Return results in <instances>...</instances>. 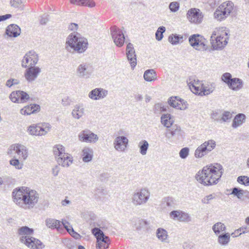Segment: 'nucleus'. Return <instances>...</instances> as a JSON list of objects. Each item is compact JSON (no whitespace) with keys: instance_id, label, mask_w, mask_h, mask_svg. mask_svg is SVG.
Returning <instances> with one entry per match:
<instances>
[{"instance_id":"f257e3e1","label":"nucleus","mask_w":249,"mask_h":249,"mask_svg":"<svg viewBox=\"0 0 249 249\" xmlns=\"http://www.w3.org/2000/svg\"><path fill=\"white\" fill-rule=\"evenodd\" d=\"M224 172L222 166L219 163L207 165L196 174L195 178L200 183L210 186L217 183Z\"/></svg>"},{"instance_id":"f03ea898","label":"nucleus","mask_w":249,"mask_h":249,"mask_svg":"<svg viewBox=\"0 0 249 249\" xmlns=\"http://www.w3.org/2000/svg\"><path fill=\"white\" fill-rule=\"evenodd\" d=\"M12 198L13 201L19 207L25 209H30L37 203L39 196L36 191L21 187L13 190Z\"/></svg>"},{"instance_id":"7ed1b4c3","label":"nucleus","mask_w":249,"mask_h":249,"mask_svg":"<svg viewBox=\"0 0 249 249\" xmlns=\"http://www.w3.org/2000/svg\"><path fill=\"white\" fill-rule=\"evenodd\" d=\"M88 46L87 39L76 32L70 34L66 38L65 48L69 52L83 53L87 49Z\"/></svg>"},{"instance_id":"20e7f679","label":"nucleus","mask_w":249,"mask_h":249,"mask_svg":"<svg viewBox=\"0 0 249 249\" xmlns=\"http://www.w3.org/2000/svg\"><path fill=\"white\" fill-rule=\"evenodd\" d=\"M20 241L27 247L32 249H41L44 245L38 239L32 237L34 230L27 226H23L18 230Z\"/></svg>"},{"instance_id":"39448f33","label":"nucleus","mask_w":249,"mask_h":249,"mask_svg":"<svg viewBox=\"0 0 249 249\" xmlns=\"http://www.w3.org/2000/svg\"><path fill=\"white\" fill-rule=\"evenodd\" d=\"M229 39V33L226 28H215L211 36V43L214 50H221L227 44Z\"/></svg>"},{"instance_id":"423d86ee","label":"nucleus","mask_w":249,"mask_h":249,"mask_svg":"<svg viewBox=\"0 0 249 249\" xmlns=\"http://www.w3.org/2000/svg\"><path fill=\"white\" fill-rule=\"evenodd\" d=\"M53 152L58 164L63 167H69L72 163V157L69 153H66L64 147L61 144H57L53 147Z\"/></svg>"},{"instance_id":"0eeeda50","label":"nucleus","mask_w":249,"mask_h":249,"mask_svg":"<svg viewBox=\"0 0 249 249\" xmlns=\"http://www.w3.org/2000/svg\"><path fill=\"white\" fill-rule=\"evenodd\" d=\"M150 197L148 189L142 188L136 190L132 195L131 201L135 206L144 205L147 203Z\"/></svg>"},{"instance_id":"6e6552de","label":"nucleus","mask_w":249,"mask_h":249,"mask_svg":"<svg viewBox=\"0 0 249 249\" xmlns=\"http://www.w3.org/2000/svg\"><path fill=\"white\" fill-rule=\"evenodd\" d=\"M189 42L194 49L199 51H205L208 48L207 40L198 34L191 36L189 38Z\"/></svg>"},{"instance_id":"1a4fd4ad","label":"nucleus","mask_w":249,"mask_h":249,"mask_svg":"<svg viewBox=\"0 0 249 249\" xmlns=\"http://www.w3.org/2000/svg\"><path fill=\"white\" fill-rule=\"evenodd\" d=\"M51 128V125L48 123L33 124L28 127L27 131L31 135L41 136L46 135Z\"/></svg>"},{"instance_id":"9d476101","label":"nucleus","mask_w":249,"mask_h":249,"mask_svg":"<svg viewBox=\"0 0 249 249\" xmlns=\"http://www.w3.org/2000/svg\"><path fill=\"white\" fill-rule=\"evenodd\" d=\"M215 146V142L213 140L205 141L196 149L194 156L196 158H201L211 152Z\"/></svg>"},{"instance_id":"9b49d317","label":"nucleus","mask_w":249,"mask_h":249,"mask_svg":"<svg viewBox=\"0 0 249 249\" xmlns=\"http://www.w3.org/2000/svg\"><path fill=\"white\" fill-rule=\"evenodd\" d=\"M92 233L97 239L96 249H106L108 248L110 239L106 236L100 229L93 228L92 230Z\"/></svg>"},{"instance_id":"f8f14e48","label":"nucleus","mask_w":249,"mask_h":249,"mask_svg":"<svg viewBox=\"0 0 249 249\" xmlns=\"http://www.w3.org/2000/svg\"><path fill=\"white\" fill-rule=\"evenodd\" d=\"M16 153L21 160H25L29 155L28 149L24 145L14 144L11 145L7 150V154L11 157Z\"/></svg>"},{"instance_id":"ddd939ff","label":"nucleus","mask_w":249,"mask_h":249,"mask_svg":"<svg viewBox=\"0 0 249 249\" xmlns=\"http://www.w3.org/2000/svg\"><path fill=\"white\" fill-rule=\"evenodd\" d=\"M38 60V54L34 51H30L24 56L21 61V66L24 68L36 66Z\"/></svg>"},{"instance_id":"4468645a","label":"nucleus","mask_w":249,"mask_h":249,"mask_svg":"<svg viewBox=\"0 0 249 249\" xmlns=\"http://www.w3.org/2000/svg\"><path fill=\"white\" fill-rule=\"evenodd\" d=\"M78 137L80 141L86 143H95L99 140L97 135L88 129L81 131L79 133Z\"/></svg>"},{"instance_id":"2eb2a0df","label":"nucleus","mask_w":249,"mask_h":249,"mask_svg":"<svg viewBox=\"0 0 249 249\" xmlns=\"http://www.w3.org/2000/svg\"><path fill=\"white\" fill-rule=\"evenodd\" d=\"M110 33L115 44L118 47L123 46L124 42V36L122 31L116 26L110 28Z\"/></svg>"},{"instance_id":"dca6fc26","label":"nucleus","mask_w":249,"mask_h":249,"mask_svg":"<svg viewBox=\"0 0 249 249\" xmlns=\"http://www.w3.org/2000/svg\"><path fill=\"white\" fill-rule=\"evenodd\" d=\"M41 71L39 67L32 66L26 68L24 76L26 80L30 83L35 82Z\"/></svg>"},{"instance_id":"f3484780","label":"nucleus","mask_w":249,"mask_h":249,"mask_svg":"<svg viewBox=\"0 0 249 249\" xmlns=\"http://www.w3.org/2000/svg\"><path fill=\"white\" fill-rule=\"evenodd\" d=\"M93 71L92 66L88 63H82L76 69L77 75L82 78H88Z\"/></svg>"},{"instance_id":"a211bd4d","label":"nucleus","mask_w":249,"mask_h":249,"mask_svg":"<svg viewBox=\"0 0 249 249\" xmlns=\"http://www.w3.org/2000/svg\"><path fill=\"white\" fill-rule=\"evenodd\" d=\"M9 98L13 103H24L29 100L30 96L29 94L23 91L17 90L13 91L10 94Z\"/></svg>"},{"instance_id":"6ab92c4d","label":"nucleus","mask_w":249,"mask_h":249,"mask_svg":"<svg viewBox=\"0 0 249 249\" xmlns=\"http://www.w3.org/2000/svg\"><path fill=\"white\" fill-rule=\"evenodd\" d=\"M203 15L200 10L196 8L190 9L187 13V18L191 23H200L203 20Z\"/></svg>"},{"instance_id":"aec40b11","label":"nucleus","mask_w":249,"mask_h":249,"mask_svg":"<svg viewBox=\"0 0 249 249\" xmlns=\"http://www.w3.org/2000/svg\"><path fill=\"white\" fill-rule=\"evenodd\" d=\"M126 55L132 69L133 70L137 65V58L133 45L131 43H128L127 44L126 47Z\"/></svg>"},{"instance_id":"412c9836","label":"nucleus","mask_w":249,"mask_h":249,"mask_svg":"<svg viewBox=\"0 0 249 249\" xmlns=\"http://www.w3.org/2000/svg\"><path fill=\"white\" fill-rule=\"evenodd\" d=\"M169 215L171 218L180 222H189L191 221L190 214L180 210L172 211Z\"/></svg>"},{"instance_id":"4be33fe9","label":"nucleus","mask_w":249,"mask_h":249,"mask_svg":"<svg viewBox=\"0 0 249 249\" xmlns=\"http://www.w3.org/2000/svg\"><path fill=\"white\" fill-rule=\"evenodd\" d=\"M108 94V91L101 88H95L88 94L89 98L92 100H99L105 98Z\"/></svg>"},{"instance_id":"5701e85b","label":"nucleus","mask_w":249,"mask_h":249,"mask_svg":"<svg viewBox=\"0 0 249 249\" xmlns=\"http://www.w3.org/2000/svg\"><path fill=\"white\" fill-rule=\"evenodd\" d=\"M168 102L171 107L178 109L183 110L188 107V104L186 101L177 96L170 97Z\"/></svg>"},{"instance_id":"b1692460","label":"nucleus","mask_w":249,"mask_h":249,"mask_svg":"<svg viewBox=\"0 0 249 249\" xmlns=\"http://www.w3.org/2000/svg\"><path fill=\"white\" fill-rule=\"evenodd\" d=\"M128 143V140L126 137L118 136L114 140L113 145L116 150L123 152L126 148Z\"/></svg>"},{"instance_id":"393cba45","label":"nucleus","mask_w":249,"mask_h":249,"mask_svg":"<svg viewBox=\"0 0 249 249\" xmlns=\"http://www.w3.org/2000/svg\"><path fill=\"white\" fill-rule=\"evenodd\" d=\"M176 206V200L172 197H164L160 204L161 209L165 212H168L175 208Z\"/></svg>"},{"instance_id":"a878e982","label":"nucleus","mask_w":249,"mask_h":249,"mask_svg":"<svg viewBox=\"0 0 249 249\" xmlns=\"http://www.w3.org/2000/svg\"><path fill=\"white\" fill-rule=\"evenodd\" d=\"M40 107L38 105L31 104L30 105L24 107L20 109V113L22 115H29L31 114L35 113L40 110Z\"/></svg>"},{"instance_id":"bb28decb","label":"nucleus","mask_w":249,"mask_h":249,"mask_svg":"<svg viewBox=\"0 0 249 249\" xmlns=\"http://www.w3.org/2000/svg\"><path fill=\"white\" fill-rule=\"evenodd\" d=\"M21 33L20 28L16 24L9 25L6 30V34L10 37H17Z\"/></svg>"},{"instance_id":"cd10ccee","label":"nucleus","mask_w":249,"mask_h":249,"mask_svg":"<svg viewBox=\"0 0 249 249\" xmlns=\"http://www.w3.org/2000/svg\"><path fill=\"white\" fill-rule=\"evenodd\" d=\"M85 114V108L82 104H77L74 106L72 111L71 115L75 119H80Z\"/></svg>"},{"instance_id":"c85d7f7f","label":"nucleus","mask_w":249,"mask_h":249,"mask_svg":"<svg viewBox=\"0 0 249 249\" xmlns=\"http://www.w3.org/2000/svg\"><path fill=\"white\" fill-rule=\"evenodd\" d=\"M93 155V150L89 147H86L82 150V160L85 162H88L92 159Z\"/></svg>"},{"instance_id":"c756f323","label":"nucleus","mask_w":249,"mask_h":249,"mask_svg":"<svg viewBox=\"0 0 249 249\" xmlns=\"http://www.w3.org/2000/svg\"><path fill=\"white\" fill-rule=\"evenodd\" d=\"M181 134V128L179 126L176 124L173 125L171 129H168L165 134V136L168 139H171L173 137L179 136Z\"/></svg>"},{"instance_id":"7c9ffc66","label":"nucleus","mask_w":249,"mask_h":249,"mask_svg":"<svg viewBox=\"0 0 249 249\" xmlns=\"http://www.w3.org/2000/svg\"><path fill=\"white\" fill-rule=\"evenodd\" d=\"M228 87L233 90H239L242 89L243 87V81L238 78H233L228 85Z\"/></svg>"},{"instance_id":"2f4dec72","label":"nucleus","mask_w":249,"mask_h":249,"mask_svg":"<svg viewBox=\"0 0 249 249\" xmlns=\"http://www.w3.org/2000/svg\"><path fill=\"white\" fill-rule=\"evenodd\" d=\"M203 85V84L199 80H194V82H190L189 84L191 91L195 94H198L199 95L201 94V88Z\"/></svg>"},{"instance_id":"473e14b6","label":"nucleus","mask_w":249,"mask_h":249,"mask_svg":"<svg viewBox=\"0 0 249 249\" xmlns=\"http://www.w3.org/2000/svg\"><path fill=\"white\" fill-rule=\"evenodd\" d=\"M144 79L147 82H152L157 78V74L153 69H149L145 71L143 74Z\"/></svg>"},{"instance_id":"72a5a7b5","label":"nucleus","mask_w":249,"mask_h":249,"mask_svg":"<svg viewBox=\"0 0 249 249\" xmlns=\"http://www.w3.org/2000/svg\"><path fill=\"white\" fill-rule=\"evenodd\" d=\"M246 116L244 114L239 113L236 115L233 120L232 127L236 128L242 125L245 121Z\"/></svg>"},{"instance_id":"f704fd0d","label":"nucleus","mask_w":249,"mask_h":249,"mask_svg":"<svg viewBox=\"0 0 249 249\" xmlns=\"http://www.w3.org/2000/svg\"><path fill=\"white\" fill-rule=\"evenodd\" d=\"M231 234L229 232H225L218 235V243L222 246L227 245L230 241Z\"/></svg>"},{"instance_id":"c9c22d12","label":"nucleus","mask_w":249,"mask_h":249,"mask_svg":"<svg viewBox=\"0 0 249 249\" xmlns=\"http://www.w3.org/2000/svg\"><path fill=\"white\" fill-rule=\"evenodd\" d=\"M156 236L161 242H167L168 232L165 229L159 228L156 231Z\"/></svg>"},{"instance_id":"e433bc0d","label":"nucleus","mask_w":249,"mask_h":249,"mask_svg":"<svg viewBox=\"0 0 249 249\" xmlns=\"http://www.w3.org/2000/svg\"><path fill=\"white\" fill-rule=\"evenodd\" d=\"M212 230L215 234L217 235L221 234L222 232L225 231L226 227L224 223L218 222L213 226Z\"/></svg>"},{"instance_id":"4c0bfd02","label":"nucleus","mask_w":249,"mask_h":249,"mask_svg":"<svg viewBox=\"0 0 249 249\" xmlns=\"http://www.w3.org/2000/svg\"><path fill=\"white\" fill-rule=\"evenodd\" d=\"M45 224L48 228L52 229L58 230L60 226V221L53 218H47L45 220Z\"/></svg>"},{"instance_id":"58836bf2","label":"nucleus","mask_w":249,"mask_h":249,"mask_svg":"<svg viewBox=\"0 0 249 249\" xmlns=\"http://www.w3.org/2000/svg\"><path fill=\"white\" fill-rule=\"evenodd\" d=\"M218 8L221 9L224 12H226V14L229 15L233 9V3L231 1L223 2Z\"/></svg>"},{"instance_id":"ea45409f","label":"nucleus","mask_w":249,"mask_h":249,"mask_svg":"<svg viewBox=\"0 0 249 249\" xmlns=\"http://www.w3.org/2000/svg\"><path fill=\"white\" fill-rule=\"evenodd\" d=\"M161 124L166 127H170L173 124V121L170 114H163L161 117Z\"/></svg>"},{"instance_id":"a19ab883","label":"nucleus","mask_w":249,"mask_h":249,"mask_svg":"<svg viewBox=\"0 0 249 249\" xmlns=\"http://www.w3.org/2000/svg\"><path fill=\"white\" fill-rule=\"evenodd\" d=\"M138 146L140 148V153L142 155H145L149 147L148 142L145 140H142L139 142Z\"/></svg>"},{"instance_id":"79ce46f5","label":"nucleus","mask_w":249,"mask_h":249,"mask_svg":"<svg viewBox=\"0 0 249 249\" xmlns=\"http://www.w3.org/2000/svg\"><path fill=\"white\" fill-rule=\"evenodd\" d=\"M183 40V37L181 35L177 34L172 35L168 37V41L172 45H177L180 42H182Z\"/></svg>"},{"instance_id":"37998d69","label":"nucleus","mask_w":249,"mask_h":249,"mask_svg":"<svg viewBox=\"0 0 249 249\" xmlns=\"http://www.w3.org/2000/svg\"><path fill=\"white\" fill-rule=\"evenodd\" d=\"M214 17L218 21H221L225 19L229 15L226 14V12H224L221 9L217 8L214 12Z\"/></svg>"},{"instance_id":"c03bdc74","label":"nucleus","mask_w":249,"mask_h":249,"mask_svg":"<svg viewBox=\"0 0 249 249\" xmlns=\"http://www.w3.org/2000/svg\"><path fill=\"white\" fill-rule=\"evenodd\" d=\"M222 110H213L211 114V118L214 121L221 123Z\"/></svg>"},{"instance_id":"a18cd8bd","label":"nucleus","mask_w":249,"mask_h":249,"mask_svg":"<svg viewBox=\"0 0 249 249\" xmlns=\"http://www.w3.org/2000/svg\"><path fill=\"white\" fill-rule=\"evenodd\" d=\"M232 117V115L231 112L222 110L221 123L230 122Z\"/></svg>"},{"instance_id":"49530a36","label":"nucleus","mask_w":249,"mask_h":249,"mask_svg":"<svg viewBox=\"0 0 249 249\" xmlns=\"http://www.w3.org/2000/svg\"><path fill=\"white\" fill-rule=\"evenodd\" d=\"M201 94L200 95H207L212 93L214 90V87L212 85H203L201 88Z\"/></svg>"},{"instance_id":"de8ad7c7","label":"nucleus","mask_w":249,"mask_h":249,"mask_svg":"<svg viewBox=\"0 0 249 249\" xmlns=\"http://www.w3.org/2000/svg\"><path fill=\"white\" fill-rule=\"evenodd\" d=\"M244 190L237 187L232 188L231 195H233L239 199H242L244 196Z\"/></svg>"},{"instance_id":"09e8293b","label":"nucleus","mask_w":249,"mask_h":249,"mask_svg":"<svg viewBox=\"0 0 249 249\" xmlns=\"http://www.w3.org/2000/svg\"><path fill=\"white\" fill-rule=\"evenodd\" d=\"M166 107L164 106L161 103L156 104L154 106L153 111L155 114H160L166 111Z\"/></svg>"},{"instance_id":"8fccbe9b","label":"nucleus","mask_w":249,"mask_h":249,"mask_svg":"<svg viewBox=\"0 0 249 249\" xmlns=\"http://www.w3.org/2000/svg\"><path fill=\"white\" fill-rule=\"evenodd\" d=\"M10 164L14 166L17 169H21L23 167V164L22 163L20 162L19 160L14 157L9 161Z\"/></svg>"},{"instance_id":"3c124183","label":"nucleus","mask_w":249,"mask_h":249,"mask_svg":"<svg viewBox=\"0 0 249 249\" xmlns=\"http://www.w3.org/2000/svg\"><path fill=\"white\" fill-rule=\"evenodd\" d=\"M166 29L164 26H160L158 28V30L156 32V38L157 40L160 41L161 40L163 37V33L165 32Z\"/></svg>"},{"instance_id":"603ef678","label":"nucleus","mask_w":249,"mask_h":249,"mask_svg":"<svg viewBox=\"0 0 249 249\" xmlns=\"http://www.w3.org/2000/svg\"><path fill=\"white\" fill-rule=\"evenodd\" d=\"M107 194L106 191L102 187L97 188L95 190L94 195L96 198H101L103 197Z\"/></svg>"},{"instance_id":"864d4df0","label":"nucleus","mask_w":249,"mask_h":249,"mask_svg":"<svg viewBox=\"0 0 249 249\" xmlns=\"http://www.w3.org/2000/svg\"><path fill=\"white\" fill-rule=\"evenodd\" d=\"M237 181L246 186L249 185V177L247 176H239L237 178Z\"/></svg>"},{"instance_id":"5fc2aeb1","label":"nucleus","mask_w":249,"mask_h":249,"mask_svg":"<svg viewBox=\"0 0 249 249\" xmlns=\"http://www.w3.org/2000/svg\"><path fill=\"white\" fill-rule=\"evenodd\" d=\"M221 79L228 86L233 78H232L231 75L230 73L226 72L222 75Z\"/></svg>"},{"instance_id":"6e6d98bb","label":"nucleus","mask_w":249,"mask_h":249,"mask_svg":"<svg viewBox=\"0 0 249 249\" xmlns=\"http://www.w3.org/2000/svg\"><path fill=\"white\" fill-rule=\"evenodd\" d=\"M169 8L172 12H176L179 10V3L177 1L172 2L169 4Z\"/></svg>"},{"instance_id":"4d7b16f0","label":"nucleus","mask_w":249,"mask_h":249,"mask_svg":"<svg viewBox=\"0 0 249 249\" xmlns=\"http://www.w3.org/2000/svg\"><path fill=\"white\" fill-rule=\"evenodd\" d=\"M189 153V148L188 147H184L180 150L179 155L181 159H185L188 156Z\"/></svg>"},{"instance_id":"13d9d810","label":"nucleus","mask_w":249,"mask_h":249,"mask_svg":"<svg viewBox=\"0 0 249 249\" xmlns=\"http://www.w3.org/2000/svg\"><path fill=\"white\" fill-rule=\"evenodd\" d=\"M95 6V2L93 0H82V6L92 8Z\"/></svg>"},{"instance_id":"bf43d9fd","label":"nucleus","mask_w":249,"mask_h":249,"mask_svg":"<svg viewBox=\"0 0 249 249\" xmlns=\"http://www.w3.org/2000/svg\"><path fill=\"white\" fill-rule=\"evenodd\" d=\"M19 83V80H18V79H10L6 81V86L10 88L13 85L18 84Z\"/></svg>"},{"instance_id":"052dcab7","label":"nucleus","mask_w":249,"mask_h":249,"mask_svg":"<svg viewBox=\"0 0 249 249\" xmlns=\"http://www.w3.org/2000/svg\"><path fill=\"white\" fill-rule=\"evenodd\" d=\"M70 230L68 232L75 239H79L80 238L81 236L77 232L75 231L73 229L72 226H70Z\"/></svg>"},{"instance_id":"680f3d73","label":"nucleus","mask_w":249,"mask_h":249,"mask_svg":"<svg viewBox=\"0 0 249 249\" xmlns=\"http://www.w3.org/2000/svg\"><path fill=\"white\" fill-rule=\"evenodd\" d=\"M22 1L21 0H11V5L15 8H19L21 5Z\"/></svg>"},{"instance_id":"e2e57ef3","label":"nucleus","mask_w":249,"mask_h":249,"mask_svg":"<svg viewBox=\"0 0 249 249\" xmlns=\"http://www.w3.org/2000/svg\"><path fill=\"white\" fill-rule=\"evenodd\" d=\"M139 226L137 227V229L141 228H146L148 222L144 219H140L138 220Z\"/></svg>"},{"instance_id":"0e129e2a","label":"nucleus","mask_w":249,"mask_h":249,"mask_svg":"<svg viewBox=\"0 0 249 249\" xmlns=\"http://www.w3.org/2000/svg\"><path fill=\"white\" fill-rule=\"evenodd\" d=\"M214 196H213V195L211 194L204 197L202 199L201 201L204 204H208L209 203L210 201L212 200Z\"/></svg>"},{"instance_id":"69168bd1","label":"nucleus","mask_w":249,"mask_h":249,"mask_svg":"<svg viewBox=\"0 0 249 249\" xmlns=\"http://www.w3.org/2000/svg\"><path fill=\"white\" fill-rule=\"evenodd\" d=\"M49 20V15L47 14H43L40 19V23L41 24H46Z\"/></svg>"},{"instance_id":"338daca9","label":"nucleus","mask_w":249,"mask_h":249,"mask_svg":"<svg viewBox=\"0 0 249 249\" xmlns=\"http://www.w3.org/2000/svg\"><path fill=\"white\" fill-rule=\"evenodd\" d=\"M62 104L64 106H68L71 104V100L68 97H65L62 99Z\"/></svg>"},{"instance_id":"774afa93","label":"nucleus","mask_w":249,"mask_h":249,"mask_svg":"<svg viewBox=\"0 0 249 249\" xmlns=\"http://www.w3.org/2000/svg\"><path fill=\"white\" fill-rule=\"evenodd\" d=\"M59 171V167L58 165H56L52 169V174L54 176L56 177L58 175Z\"/></svg>"}]
</instances>
